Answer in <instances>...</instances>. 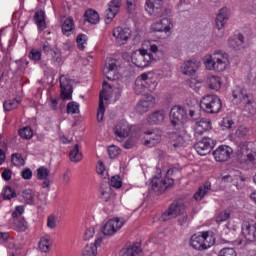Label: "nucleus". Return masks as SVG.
<instances>
[{
  "label": "nucleus",
  "mask_w": 256,
  "mask_h": 256,
  "mask_svg": "<svg viewBox=\"0 0 256 256\" xmlns=\"http://www.w3.org/2000/svg\"><path fill=\"white\" fill-rule=\"evenodd\" d=\"M204 65L208 71L223 73L229 65V55L225 51L217 50L206 58Z\"/></svg>",
  "instance_id": "1"
},
{
  "label": "nucleus",
  "mask_w": 256,
  "mask_h": 256,
  "mask_svg": "<svg viewBox=\"0 0 256 256\" xmlns=\"http://www.w3.org/2000/svg\"><path fill=\"white\" fill-rule=\"evenodd\" d=\"M235 99H239L240 105L243 107L242 115L244 117H253L256 113L255 101L253 97L247 93V90L237 87L232 93Z\"/></svg>",
  "instance_id": "2"
},
{
  "label": "nucleus",
  "mask_w": 256,
  "mask_h": 256,
  "mask_svg": "<svg viewBox=\"0 0 256 256\" xmlns=\"http://www.w3.org/2000/svg\"><path fill=\"white\" fill-rule=\"evenodd\" d=\"M187 110L181 106H174L170 110V121L174 127V131H178L182 135H187L185 123H187Z\"/></svg>",
  "instance_id": "3"
},
{
  "label": "nucleus",
  "mask_w": 256,
  "mask_h": 256,
  "mask_svg": "<svg viewBox=\"0 0 256 256\" xmlns=\"http://www.w3.org/2000/svg\"><path fill=\"white\" fill-rule=\"evenodd\" d=\"M156 87L157 83L153 82L147 73H143L137 77L134 91L136 95H148L149 92L155 91Z\"/></svg>",
  "instance_id": "4"
},
{
  "label": "nucleus",
  "mask_w": 256,
  "mask_h": 256,
  "mask_svg": "<svg viewBox=\"0 0 256 256\" xmlns=\"http://www.w3.org/2000/svg\"><path fill=\"white\" fill-rule=\"evenodd\" d=\"M222 107L221 99L217 95H206L200 101V109L210 115L219 113Z\"/></svg>",
  "instance_id": "5"
},
{
  "label": "nucleus",
  "mask_w": 256,
  "mask_h": 256,
  "mask_svg": "<svg viewBox=\"0 0 256 256\" xmlns=\"http://www.w3.org/2000/svg\"><path fill=\"white\" fill-rule=\"evenodd\" d=\"M158 176H154L151 181V190L155 193V195H162L165 193L169 187H173L175 185V180L173 178L161 177V170H157Z\"/></svg>",
  "instance_id": "6"
},
{
  "label": "nucleus",
  "mask_w": 256,
  "mask_h": 256,
  "mask_svg": "<svg viewBox=\"0 0 256 256\" xmlns=\"http://www.w3.org/2000/svg\"><path fill=\"white\" fill-rule=\"evenodd\" d=\"M145 10L155 19L171 15V9L163 7V0H147Z\"/></svg>",
  "instance_id": "7"
},
{
  "label": "nucleus",
  "mask_w": 256,
  "mask_h": 256,
  "mask_svg": "<svg viewBox=\"0 0 256 256\" xmlns=\"http://www.w3.org/2000/svg\"><path fill=\"white\" fill-rule=\"evenodd\" d=\"M209 240H211L209 232H202L201 235L194 234L191 236L190 245L197 251H205V249H209L215 243L214 241L209 242Z\"/></svg>",
  "instance_id": "8"
},
{
  "label": "nucleus",
  "mask_w": 256,
  "mask_h": 256,
  "mask_svg": "<svg viewBox=\"0 0 256 256\" xmlns=\"http://www.w3.org/2000/svg\"><path fill=\"white\" fill-rule=\"evenodd\" d=\"M154 59L155 58H153V56L149 54L147 50H137L131 55L133 65L139 67L140 69L149 67V63H151Z\"/></svg>",
  "instance_id": "9"
},
{
  "label": "nucleus",
  "mask_w": 256,
  "mask_h": 256,
  "mask_svg": "<svg viewBox=\"0 0 256 256\" xmlns=\"http://www.w3.org/2000/svg\"><path fill=\"white\" fill-rule=\"evenodd\" d=\"M185 203L183 201H175L173 202L169 208L162 214V221H169V219H175V217H179V215H183L185 213Z\"/></svg>",
  "instance_id": "10"
},
{
  "label": "nucleus",
  "mask_w": 256,
  "mask_h": 256,
  "mask_svg": "<svg viewBox=\"0 0 256 256\" xmlns=\"http://www.w3.org/2000/svg\"><path fill=\"white\" fill-rule=\"evenodd\" d=\"M216 143L217 142L212 138L204 137L194 145V149L197 151L198 155H209V153H211L213 150V147H215Z\"/></svg>",
  "instance_id": "11"
},
{
  "label": "nucleus",
  "mask_w": 256,
  "mask_h": 256,
  "mask_svg": "<svg viewBox=\"0 0 256 256\" xmlns=\"http://www.w3.org/2000/svg\"><path fill=\"white\" fill-rule=\"evenodd\" d=\"M212 155L215 161L223 163L231 159V155H233V148L228 145H220L217 150L212 152Z\"/></svg>",
  "instance_id": "12"
},
{
  "label": "nucleus",
  "mask_w": 256,
  "mask_h": 256,
  "mask_svg": "<svg viewBox=\"0 0 256 256\" xmlns=\"http://www.w3.org/2000/svg\"><path fill=\"white\" fill-rule=\"evenodd\" d=\"M117 69H119V66H117V59H113V58L106 59L103 73L106 79H108V81L117 80L118 78Z\"/></svg>",
  "instance_id": "13"
},
{
  "label": "nucleus",
  "mask_w": 256,
  "mask_h": 256,
  "mask_svg": "<svg viewBox=\"0 0 256 256\" xmlns=\"http://www.w3.org/2000/svg\"><path fill=\"white\" fill-rule=\"evenodd\" d=\"M60 88L62 99L71 101L73 99V85H71V80L65 77V75L60 77Z\"/></svg>",
  "instance_id": "14"
},
{
  "label": "nucleus",
  "mask_w": 256,
  "mask_h": 256,
  "mask_svg": "<svg viewBox=\"0 0 256 256\" xmlns=\"http://www.w3.org/2000/svg\"><path fill=\"white\" fill-rule=\"evenodd\" d=\"M119 9H121V0H111L108 4V9L104 12L105 23H111L117 17Z\"/></svg>",
  "instance_id": "15"
},
{
  "label": "nucleus",
  "mask_w": 256,
  "mask_h": 256,
  "mask_svg": "<svg viewBox=\"0 0 256 256\" xmlns=\"http://www.w3.org/2000/svg\"><path fill=\"white\" fill-rule=\"evenodd\" d=\"M123 227V221L119 218H113L106 222L102 228L103 235H115Z\"/></svg>",
  "instance_id": "16"
},
{
  "label": "nucleus",
  "mask_w": 256,
  "mask_h": 256,
  "mask_svg": "<svg viewBox=\"0 0 256 256\" xmlns=\"http://www.w3.org/2000/svg\"><path fill=\"white\" fill-rule=\"evenodd\" d=\"M144 135H147L144 145L146 147H155L156 145H159L161 143V137L163 133L161 130H147L144 132Z\"/></svg>",
  "instance_id": "17"
},
{
  "label": "nucleus",
  "mask_w": 256,
  "mask_h": 256,
  "mask_svg": "<svg viewBox=\"0 0 256 256\" xmlns=\"http://www.w3.org/2000/svg\"><path fill=\"white\" fill-rule=\"evenodd\" d=\"M242 234L251 243L256 241V223L243 222Z\"/></svg>",
  "instance_id": "18"
},
{
  "label": "nucleus",
  "mask_w": 256,
  "mask_h": 256,
  "mask_svg": "<svg viewBox=\"0 0 256 256\" xmlns=\"http://www.w3.org/2000/svg\"><path fill=\"white\" fill-rule=\"evenodd\" d=\"M153 107H155V98L152 95H148L145 100H141L137 104L136 111L140 113V115H143V113H147V111L153 109Z\"/></svg>",
  "instance_id": "19"
},
{
  "label": "nucleus",
  "mask_w": 256,
  "mask_h": 256,
  "mask_svg": "<svg viewBox=\"0 0 256 256\" xmlns=\"http://www.w3.org/2000/svg\"><path fill=\"white\" fill-rule=\"evenodd\" d=\"M229 15L230 12L227 7H223L219 10L215 20V27L218 29V31L225 28V24L229 20Z\"/></svg>",
  "instance_id": "20"
},
{
  "label": "nucleus",
  "mask_w": 256,
  "mask_h": 256,
  "mask_svg": "<svg viewBox=\"0 0 256 256\" xmlns=\"http://www.w3.org/2000/svg\"><path fill=\"white\" fill-rule=\"evenodd\" d=\"M173 27V23L169 18H163L152 25V31L156 33H169Z\"/></svg>",
  "instance_id": "21"
},
{
  "label": "nucleus",
  "mask_w": 256,
  "mask_h": 256,
  "mask_svg": "<svg viewBox=\"0 0 256 256\" xmlns=\"http://www.w3.org/2000/svg\"><path fill=\"white\" fill-rule=\"evenodd\" d=\"M211 129V120L202 118L195 123V137L203 135V133H207V131H211Z\"/></svg>",
  "instance_id": "22"
},
{
  "label": "nucleus",
  "mask_w": 256,
  "mask_h": 256,
  "mask_svg": "<svg viewBox=\"0 0 256 256\" xmlns=\"http://www.w3.org/2000/svg\"><path fill=\"white\" fill-rule=\"evenodd\" d=\"M101 243H103L102 238H97L95 243L87 244L83 251V256H97V250L101 247Z\"/></svg>",
  "instance_id": "23"
},
{
  "label": "nucleus",
  "mask_w": 256,
  "mask_h": 256,
  "mask_svg": "<svg viewBox=\"0 0 256 256\" xmlns=\"http://www.w3.org/2000/svg\"><path fill=\"white\" fill-rule=\"evenodd\" d=\"M141 243L136 242L128 248H124L120 251V256H141Z\"/></svg>",
  "instance_id": "24"
},
{
  "label": "nucleus",
  "mask_w": 256,
  "mask_h": 256,
  "mask_svg": "<svg viewBox=\"0 0 256 256\" xmlns=\"http://www.w3.org/2000/svg\"><path fill=\"white\" fill-rule=\"evenodd\" d=\"M114 133L120 139H125L129 137V133H131V128L129 127V124L125 122H120L116 125Z\"/></svg>",
  "instance_id": "25"
},
{
  "label": "nucleus",
  "mask_w": 256,
  "mask_h": 256,
  "mask_svg": "<svg viewBox=\"0 0 256 256\" xmlns=\"http://www.w3.org/2000/svg\"><path fill=\"white\" fill-rule=\"evenodd\" d=\"M165 117H167V115L165 114V111L163 110L155 111L149 116L148 123L150 125H161L165 121Z\"/></svg>",
  "instance_id": "26"
},
{
  "label": "nucleus",
  "mask_w": 256,
  "mask_h": 256,
  "mask_svg": "<svg viewBox=\"0 0 256 256\" xmlns=\"http://www.w3.org/2000/svg\"><path fill=\"white\" fill-rule=\"evenodd\" d=\"M113 35L117 41H127L131 37V29L117 27L114 29Z\"/></svg>",
  "instance_id": "27"
},
{
  "label": "nucleus",
  "mask_w": 256,
  "mask_h": 256,
  "mask_svg": "<svg viewBox=\"0 0 256 256\" xmlns=\"http://www.w3.org/2000/svg\"><path fill=\"white\" fill-rule=\"evenodd\" d=\"M197 69H199V65H197V62L193 60H188L181 67L183 75H195Z\"/></svg>",
  "instance_id": "28"
},
{
  "label": "nucleus",
  "mask_w": 256,
  "mask_h": 256,
  "mask_svg": "<svg viewBox=\"0 0 256 256\" xmlns=\"http://www.w3.org/2000/svg\"><path fill=\"white\" fill-rule=\"evenodd\" d=\"M243 43H245V37L243 34H238L228 40L229 47H231V49H235L236 51L243 49Z\"/></svg>",
  "instance_id": "29"
},
{
  "label": "nucleus",
  "mask_w": 256,
  "mask_h": 256,
  "mask_svg": "<svg viewBox=\"0 0 256 256\" xmlns=\"http://www.w3.org/2000/svg\"><path fill=\"white\" fill-rule=\"evenodd\" d=\"M34 21L38 27V29H40V31H45L46 29V25H45V11L40 10L38 12H36L34 14Z\"/></svg>",
  "instance_id": "30"
},
{
  "label": "nucleus",
  "mask_w": 256,
  "mask_h": 256,
  "mask_svg": "<svg viewBox=\"0 0 256 256\" xmlns=\"http://www.w3.org/2000/svg\"><path fill=\"white\" fill-rule=\"evenodd\" d=\"M79 147V144H75L70 151L69 158L72 163H79L83 159V153H81Z\"/></svg>",
  "instance_id": "31"
},
{
  "label": "nucleus",
  "mask_w": 256,
  "mask_h": 256,
  "mask_svg": "<svg viewBox=\"0 0 256 256\" xmlns=\"http://www.w3.org/2000/svg\"><path fill=\"white\" fill-rule=\"evenodd\" d=\"M105 90H102L99 95V107L97 112V121L98 123L103 122V117L105 116V102L103 101V94Z\"/></svg>",
  "instance_id": "32"
},
{
  "label": "nucleus",
  "mask_w": 256,
  "mask_h": 256,
  "mask_svg": "<svg viewBox=\"0 0 256 256\" xmlns=\"http://www.w3.org/2000/svg\"><path fill=\"white\" fill-rule=\"evenodd\" d=\"M84 17L88 23H91V25H97V23H99V13L93 9H88L85 12Z\"/></svg>",
  "instance_id": "33"
},
{
  "label": "nucleus",
  "mask_w": 256,
  "mask_h": 256,
  "mask_svg": "<svg viewBox=\"0 0 256 256\" xmlns=\"http://www.w3.org/2000/svg\"><path fill=\"white\" fill-rule=\"evenodd\" d=\"M209 191H211V184L206 183L204 186H200L198 191L194 194V199L196 201H201L203 197H205Z\"/></svg>",
  "instance_id": "34"
},
{
  "label": "nucleus",
  "mask_w": 256,
  "mask_h": 256,
  "mask_svg": "<svg viewBox=\"0 0 256 256\" xmlns=\"http://www.w3.org/2000/svg\"><path fill=\"white\" fill-rule=\"evenodd\" d=\"M115 195H113V189L111 186L101 187V199L106 203L109 201H113Z\"/></svg>",
  "instance_id": "35"
},
{
  "label": "nucleus",
  "mask_w": 256,
  "mask_h": 256,
  "mask_svg": "<svg viewBox=\"0 0 256 256\" xmlns=\"http://www.w3.org/2000/svg\"><path fill=\"white\" fill-rule=\"evenodd\" d=\"M209 89L219 91L221 89V78L219 76H210L207 79Z\"/></svg>",
  "instance_id": "36"
},
{
  "label": "nucleus",
  "mask_w": 256,
  "mask_h": 256,
  "mask_svg": "<svg viewBox=\"0 0 256 256\" xmlns=\"http://www.w3.org/2000/svg\"><path fill=\"white\" fill-rule=\"evenodd\" d=\"M22 198L26 205H34L35 192H33L31 189H25L22 191Z\"/></svg>",
  "instance_id": "37"
},
{
  "label": "nucleus",
  "mask_w": 256,
  "mask_h": 256,
  "mask_svg": "<svg viewBox=\"0 0 256 256\" xmlns=\"http://www.w3.org/2000/svg\"><path fill=\"white\" fill-rule=\"evenodd\" d=\"M175 138L176 140L172 141V145L175 149L179 148V147H183V145H185V135L186 134H182L181 132L175 130L174 132Z\"/></svg>",
  "instance_id": "38"
},
{
  "label": "nucleus",
  "mask_w": 256,
  "mask_h": 256,
  "mask_svg": "<svg viewBox=\"0 0 256 256\" xmlns=\"http://www.w3.org/2000/svg\"><path fill=\"white\" fill-rule=\"evenodd\" d=\"M19 103H21V100H17V99L5 101L3 103L4 111H11L13 109H17V107H19Z\"/></svg>",
  "instance_id": "39"
},
{
  "label": "nucleus",
  "mask_w": 256,
  "mask_h": 256,
  "mask_svg": "<svg viewBox=\"0 0 256 256\" xmlns=\"http://www.w3.org/2000/svg\"><path fill=\"white\" fill-rule=\"evenodd\" d=\"M49 175H51V171L47 167L40 166L37 169V179L40 181H43V179H49Z\"/></svg>",
  "instance_id": "40"
},
{
  "label": "nucleus",
  "mask_w": 256,
  "mask_h": 256,
  "mask_svg": "<svg viewBox=\"0 0 256 256\" xmlns=\"http://www.w3.org/2000/svg\"><path fill=\"white\" fill-rule=\"evenodd\" d=\"M11 163L15 165V167H23L25 165V159L19 153H14L11 155Z\"/></svg>",
  "instance_id": "41"
},
{
  "label": "nucleus",
  "mask_w": 256,
  "mask_h": 256,
  "mask_svg": "<svg viewBox=\"0 0 256 256\" xmlns=\"http://www.w3.org/2000/svg\"><path fill=\"white\" fill-rule=\"evenodd\" d=\"M38 247L42 253H49V248L51 247V244L49 243V238L42 237L39 241Z\"/></svg>",
  "instance_id": "42"
},
{
  "label": "nucleus",
  "mask_w": 256,
  "mask_h": 256,
  "mask_svg": "<svg viewBox=\"0 0 256 256\" xmlns=\"http://www.w3.org/2000/svg\"><path fill=\"white\" fill-rule=\"evenodd\" d=\"M19 135L22 139H32L33 138V130L31 129V126H26L19 130Z\"/></svg>",
  "instance_id": "43"
},
{
  "label": "nucleus",
  "mask_w": 256,
  "mask_h": 256,
  "mask_svg": "<svg viewBox=\"0 0 256 256\" xmlns=\"http://www.w3.org/2000/svg\"><path fill=\"white\" fill-rule=\"evenodd\" d=\"M73 31V18H68L62 24V33L64 35H69Z\"/></svg>",
  "instance_id": "44"
},
{
  "label": "nucleus",
  "mask_w": 256,
  "mask_h": 256,
  "mask_svg": "<svg viewBox=\"0 0 256 256\" xmlns=\"http://www.w3.org/2000/svg\"><path fill=\"white\" fill-rule=\"evenodd\" d=\"M231 219V213L227 210H223L216 215V223H223Z\"/></svg>",
  "instance_id": "45"
},
{
  "label": "nucleus",
  "mask_w": 256,
  "mask_h": 256,
  "mask_svg": "<svg viewBox=\"0 0 256 256\" xmlns=\"http://www.w3.org/2000/svg\"><path fill=\"white\" fill-rule=\"evenodd\" d=\"M14 197H17V193H15L10 186H6L3 193L4 200L11 201V199H14Z\"/></svg>",
  "instance_id": "46"
},
{
  "label": "nucleus",
  "mask_w": 256,
  "mask_h": 256,
  "mask_svg": "<svg viewBox=\"0 0 256 256\" xmlns=\"http://www.w3.org/2000/svg\"><path fill=\"white\" fill-rule=\"evenodd\" d=\"M122 186L123 182H121V178L118 175L112 176L109 185H107V187H114V189H121Z\"/></svg>",
  "instance_id": "47"
},
{
  "label": "nucleus",
  "mask_w": 256,
  "mask_h": 256,
  "mask_svg": "<svg viewBox=\"0 0 256 256\" xmlns=\"http://www.w3.org/2000/svg\"><path fill=\"white\" fill-rule=\"evenodd\" d=\"M76 43L78 45V49L83 51L85 49V43H87V35L79 34L76 38Z\"/></svg>",
  "instance_id": "48"
},
{
  "label": "nucleus",
  "mask_w": 256,
  "mask_h": 256,
  "mask_svg": "<svg viewBox=\"0 0 256 256\" xmlns=\"http://www.w3.org/2000/svg\"><path fill=\"white\" fill-rule=\"evenodd\" d=\"M121 153V149L115 145H111L108 147V155L110 159H115V157L119 156Z\"/></svg>",
  "instance_id": "49"
},
{
  "label": "nucleus",
  "mask_w": 256,
  "mask_h": 256,
  "mask_svg": "<svg viewBox=\"0 0 256 256\" xmlns=\"http://www.w3.org/2000/svg\"><path fill=\"white\" fill-rule=\"evenodd\" d=\"M67 113H71V115H75L79 113V104L77 102H70L67 104Z\"/></svg>",
  "instance_id": "50"
},
{
  "label": "nucleus",
  "mask_w": 256,
  "mask_h": 256,
  "mask_svg": "<svg viewBox=\"0 0 256 256\" xmlns=\"http://www.w3.org/2000/svg\"><path fill=\"white\" fill-rule=\"evenodd\" d=\"M247 133H249V128L245 126H240L237 128L235 132V137H238L239 139H243V137L247 136Z\"/></svg>",
  "instance_id": "51"
},
{
  "label": "nucleus",
  "mask_w": 256,
  "mask_h": 256,
  "mask_svg": "<svg viewBox=\"0 0 256 256\" xmlns=\"http://www.w3.org/2000/svg\"><path fill=\"white\" fill-rule=\"evenodd\" d=\"M127 4V12L130 15H133L135 13V9H137V0H126Z\"/></svg>",
  "instance_id": "52"
},
{
  "label": "nucleus",
  "mask_w": 256,
  "mask_h": 256,
  "mask_svg": "<svg viewBox=\"0 0 256 256\" xmlns=\"http://www.w3.org/2000/svg\"><path fill=\"white\" fill-rule=\"evenodd\" d=\"M218 256H237V252L234 248H223Z\"/></svg>",
  "instance_id": "53"
},
{
  "label": "nucleus",
  "mask_w": 256,
  "mask_h": 256,
  "mask_svg": "<svg viewBox=\"0 0 256 256\" xmlns=\"http://www.w3.org/2000/svg\"><path fill=\"white\" fill-rule=\"evenodd\" d=\"M47 227L48 229H55L57 227V217L55 215H50L47 218Z\"/></svg>",
  "instance_id": "54"
},
{
  "label": "nucleus",
  "mask_w": 256,
  "mask_h": 256,
  "mask_svg": "<svg viewBox=\"0 0 256 256\" xmlns=\"http://www.w3.org/2000/svg\"><path fill=\"white\" fill-rule=\"evenodd\" d=\"M29 58L32 61H41V51L38 50H31V52L29 53Z\"/></svg>",
  "instance_id": "55"
},
{
  "label": "nucleus",
  "mask_w": 256,
  "mask_h": 256,
  "mask_svg": "<svg viewBox=\"0 0 256 256\" xmlns=\"http://www.w3.org/2000/svg\"><path fill=\"white\" fill-rule=\"evenodd\" d=\"M14 224L16 225L17 229H19L20 231H25V229H27V222H25V220H19V219H15L14 220Z\"/></svg>",
  "instance_id": "56"
},
{
  "label": "nucleus",
  "mask_w": 256,
  "mask_h": 256,
  "mask_svg": "<svg viewBox=\"0 0 256 256\" xmlns=\"http://www.w3.org/2000/svg\"><path fill=\"white\" fill-rule=\"evenodd\" d=\"M21 177H22V179L29 181L33 177V171H31L29 168H25L21 172Z\"/></svg>",
  "instance_id": "57"
},
{
  "label": "nucleus",
  "mask_w": 256,
  "mask_h": 256,
  "mask_svg": "<svg viewBox=\"0 0 256 256\" xmlns=\"http://www.w3.org/2000/svg\"><path fill=\"white\" fill-rule=\"evenodd\" d=\"M150 51L149 55L153 57V55H163V51L159 50V46L157 44H151L150 45Z\"/></svg>",
  "instance_id": "58"
},
{
  "label": "nucleus",
  "mask_w": 256,
  "mask_h": 256,
  "mask_svg": "<svg viewBox=\"0 0 256 256\" xmlns=\"http://www.w3.org/2000/svg\"><path fill=\"white\" fill-rule=\"evenodd\" d=\"M93 235H95L94 227H90V228L86 229V231L84 233V240L89 241V239H92Z\"/></svg>",
  "instance_id": "59"
},
{
  "label": "nucleus",
  "mask_w": 256,
  "mask_h": 256,
  "mask_svg": "<svg viewBox=\"0 0 256 256\" xmlns=\"http://www.w3.org/2000/svg\"><path fill=\"white\" fill-rule=\"evenodd\" d=\"M235 125V122L229 118H224L221 122V126L225 127V129H231Z\"/></svg>",
  "instance_id": "60"
},
{
  "label": "nucleus",
  "mask_w": 256,
  "mask_h": 256,
  "mask_svg": "<svg viewBox=\"0 0 256 256\" xmlns=\"http://www.w3.org/2000/svg\"><path fill=\"white\" fill-rule=\"evenodd\" d=\"M2 178L4 179V181H11V169H4V171L2 172Z\"/></svg>",
  "instance_id": "61"
},
{
  "label": "nucleus",
  "mask_w": 256,
  "mask_h": 256,
  "mask_svg": "<svg viewBox=\"0 0 256 256\" xmlns=\"http://www.w3.org/2000/svg\"><path fill=\"white\" fill-rule=\"evenodd\" d=\"M124 149H133L135 147V140L134 139H128L123 144Z\"/></svg>",
  "instance_id": "62"
},
{
  "label": "nucleus",
  "mask_w": 256,
  "mask_h": 256,
  "mask_svg": "<svg viewBox=\"0 0 256 256\" xmlns=\"http://www.w3.org/2000/svg\"><path fill=\"white\" fill-rule=\"evenodd\" d=\"M53 59L56 63H60L62 61L61 50H54Z\"/></svg>",
  "instance_id": "63"
},
{
  "label": "nucleus",
  "mask_w": 256,
  "mask_h": 256,
  "mask_svg": "<svg viewBox=\"0 0 256 256\" xmlns=\"http://www.w3.org/2000/svg\"><path fill=\"white\" fill-rule=\"evenodd\" d=\"M247 159L252 163L253 165H256V152L247 154Z\"/></svg>",
  "instance_id": "64"
}]
</instances>
